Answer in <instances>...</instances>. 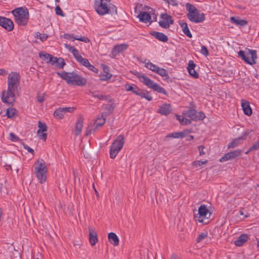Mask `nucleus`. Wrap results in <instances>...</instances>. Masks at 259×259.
<instances>
[{"label":"nucleus","instance_id":"obj_51","mask_svg":"<svg viewBox=\"0 0 259 259\" xmlns=\"http://www.w3.org/2000/svg\"><path fill=\"white\" fill-rule=\"evenodd\" d=\"M195 66H196V65L195 64V63H194V62L193 61H192V60L189 61V63H188V66L187 67L188 70H189L190 69H194Z\"/></svg>","mask_w":259,"mask_h":259},{"label":"nucleus","instance_id":"obj_25","mask_svg":"<svg viewBox=\"0 0 259 259\" xmlns=\"http://www.w3.org/2000/svg\"><path fill=\"white\" fill-rule=\"evenodd\" d=\"M109 242L114 246H117L119 244V239L115 233L111 232L108 234Z\"/></svg>","mask_w":259,"mask_h":259},{"label":"nucleus","instance_id":"obj_37","mask_svg":"<svg viewBox=\"0 0 259 259\" xmlns=\"http://www.w3.org/2000/svg\"><path fill=\"white\" fill-rule=\"evenodd\" d=\"M55 61H54V65L58 67L63 68L64 66L65 65V62L64 59L62 58H57L56 57V60Z\"/></svg>","mask_w":259,"mask_h":259},{"label":"nucleus","instance_id":"obj_63","mask_svg":"<svg viewBox=\"0 0 259 259\" xmlns=\"http://www.w3.org/2000/svg\"><path fill=\"white\" fill-rule=\"evenodd\" d=\"M193 139V136L190 135L189 136V139L188 140H192Z\"/></svg>","mask_w":259,"mask_h":259},{"label":"nucleus","instance_id":"obj_59","mask_svg":"<svg viewBox=\"0 0 259 259\" xmlns=\"http://www.w3.org/2000/svg\"><path fill=\"white\" fill-rule=\"evenodd\" d=\"M7 74V71L4 69H0V75L5 76Z\"/></svg>","mask_w":259,"mask_h":259},{"label":"nucleus","instance_id":"obj_20","mask_svg":"<svg viewBox=\"0 0 259 259\" xmlns=\"http://www.w3.org/2000/svg\"><path fill=\"white\" fill-rule=\"evenodd\" d=\"M89 242L92 246H94L98 242V237L96 232L91 227H89Z\"/></svg>","mask_w":259,"mask_h":259},{"label":"nucleus","instance_id":"obj_54","mask_svg":"<svg viewBox=\"0 0 259 259\" xmlns=\"http://www.w3.org/2000/svg\"><path fill=\"white\" fill-rule=\"evenodd\" d=\"M259 149V141L254 144L252 147L249 148V150H257Z\"/></svg>","mask_w":259,"mask_h":259},{"label":"nucleus","instance_id":"obj_43","mask_svg":"<svg viewBox=\"0 0 259 259\" xmlns=\"http://www.w3.org/2000/svg\"><path fill=\"white\" fill-rule=\"evenodd\" d=\"M207 162V160H205L203 161L197 160V161H195L193 162L192 164L193 166H194L195 167H198V166H200L202 165L203 164H205Z\"/></svg>","mask_w":259,"mask_h":259},{"label":"nucleus","instance_id":"obj_39","mask_svg":"<svg viewBox=\"0 0 259 259\" xmlns=\"http://www.w3.org/2000/svg\"><path fill=\"white\" fill-rule=\"evenodd\" d=\"M145 67L147 68L148 69L151 70L153 72H157V70H158L159 67L157 65L153 64L151 62H148L145 64Z\"/></svg>","mask_w":259,"mask_h":259},{"label":"nucleus","instance_id":"obj_55","mask_svg":"<svg viewBox=\"0 0 259 259\" xmlns=\"http://www.w3.org/2000/svg\"><path fill=\"white\" fill-rule=\"evenodd\" d=\"M24 148L26 150H27L28 152L31 153L32 154L34 155V150L32 148L29 147L28 146H27L26 145H24Z\"/></svg>","mask_w":259,"mask_h":259},{"label":"nucleus","instance_id":"obj_57","mask_svg":"<svg viewBox=\"0 0 259 259\" xmlns=\"http://www.w3.org/2000/svg\"><path fill=\"white\" fill-rule=\"evenodd\" d=\"M167 4H170L174 6H177V5H178V3L175 0H168Z\"/></svg>","mask_w":259,"mask_h":259},{"label":"nucleus","instance_id":"obj_32","mask_svg":"<svg viewBox=\"0 0 259 259\" xmlns=\"http://www.w3.org/2000/svg\"><path fill=\"white\" fill-rule=\"evenodd\" d=\"M125 89L127 91H131L135 94H137L139 89L135 84H126L125 85Z\"/></svg>","mask_w":259,"mask_h":259},{"label":"nucleus","instance_id":"obj_8","mask_svg":"<svg viewBox=\"0 0 259 259\" xmlns=\"http://www.w3.org/2000/svg\"><path fill=\"white\" fill-rule=\"evenodd\" d=\"M137 77L141 82L143 83L148 88H151L154 91L158 93L166 94V91L164 88L160 87L158 84L153 81L151 79H150L147 76H145L144 74L139 73L137 75Z\"/></svg>","mask_w":259,"mask_h":259},{"label":"nucleus","instance_id":"obj_58","mask_svg":"<svg viewBox=\"0 0 259 259\" xmlns=\"http://www.w3.org/2000/svg\"><path fill=\"white\" fill-rule=\"evenodd\" d=\"M45 98L43 95L38 96L37 97V101L39 103H42L44 101Z\"/></svg>","mask_w":259,"mask_h":259},{"label":"nucleus","instance_id":"obj_18","mask_svg":"<svg viewBox=\"0 0 259 259\" xmlns=\"http://www.w3.org/2000/svg\"><path fill=\"white\" fill-rule=\"evenodd\" d=\"M127 47L128 45L125 44H121L114 46L111 52L112 57H115L120 53L125 50Z\"/></svg>","mask_w":259,"mask_h":259},{"label":"nucleus","instance_id":"obj_2","mask_svg":"<svg viewBox=\"0 0 259 259\" xmlns=\"http://www.w3.org/2000/svg\"><path fill=\"white\" fill-rule=\"evenodd\" d=\"M57 74L70 85L83 86L87 83V80L84 78L74 72H57Z\"/></svg>","mask_w":259,"mask_h":259},{"label":"nucleus","instance_id":"obj_5","mask_svg":"<svg viewBox=\"0 0 259 259\" xmlns=\"http://www.w3.org/2000/svg\"><path fill=\"white\" fill-rule=\"evenodd\" d=\"M15 16L16 22L19 25L25 26L29 19V13L26 9L19 8L12 11Z\"/></svg>","mask_w":259,"mask_h":259},{"label":"nucleus","instance_id":"obj_21","mask_svg":"<svg viewBox=\"0 0 259 259\" xmlns=\"http://www.w3.org/2000/svg\"><path fill=\"white\" fill-rule=\"evenodd\" d=\"M64 37L67 39L71 40L73 41L74 40H78L81 41H83L84 42H89L90 39L85 36H74L72 34H64Z\"/></svg>","mask_w":259,"mask_h":259},{"label":"nucleus","instance_id":"obj_4","mask_svg":"<svg viewBox=\"0 0 259 259\" xmlns=\"http://www.w3.org/2000/svg\"><path fill=\"white\" fill-rule=\"evenodd\" d=\"M186 8L188 12L187 16L190 21L199 23L202 22L204 20V14L203 13H200L194 5L190 3H187Z\"/></svg>","mask_w":259,"mask_h":259},{"label":"nucleus","instance_id":"obj_10","mask_svg":"<svg viewBox=\"0 0 259 259\" xmlns=\"http://www.w3.org/2000/svg\"><path fill=\"white\" fill-rule=\"evenodd\" d=\"M106 121V117L103 114L99 115L95 120L93 124H90L86 128L85 135L88 136L95 132L99 127L103 125Z\"/></svg>","mask_w":259,"mask_h":259},{"label":"nucleus","instance_id":"obj_50","mask_svg":"<svg viewBox=\"0 0 259 259\" xmlns=\"http://www.w3.org/2000/svg\"><path fill=\"white\" fill-rule=\"evenodd\" d=\"M11 140L13 142H17L19 140V138L13 133L10 134Z\"/></svg>","mask_w":259,"mask_h":259},{"label":"nucleus","instance_id":"obj_34","mask_svg":"<svg viewBox=\"0 0 259 259\" xmlns=\"http://www.w3.org/2000/svg\"><path fill=\"white\" fill-rule=\"evenodd\" d=\"M92 95L94 97L99 99L101 100H107V97L102 94H101L99 91H96L93 92H90Z\"/></svg>","mask_w":259,"mask_h":259},{"label":"nucleus","instance_id":"obj_1","mask_svg":"<svg viewBox=\"0 0 259 259\" xmlns=\"http://www.w3.org/2000/svg\"><path fill=\"white\" fill-rule=\"evenodd\" d=\"M8 89L2 92V100L4 103L12 104L15 101L20 83V75L16 72H11L8 77Z\"/></svg>","mask_w":259,"mask_h":259},{"label":"nucleus","instance_id":"obj_15","mask_svg":"<svg viewBox=\"0 0 259 259\" xmlns=\"http://www.w3.org/2000/svg\"><path fill=\"white\" fill-rule=\"evenodd\" d=\"M0 26L8 31H12L14 28V24L10 19L0 16Z\"/></svg>","mask_w":259,"mask_h":259},{"label":"nucleus","instance_id":"obj_45","mask_svg":"<svg viewBox=\"0 0 259 259\" xmlns=\"http://www.w3.org/2000/svg\"><path fill=\"white\" fill-rule=\"evenodd\" d=\"M55 12L57 15H60L62 17L65 16V14L62 12V10L61 9L60 7L59 6H57L55 8Z\"/></svg>","mask_w":259,"mask_h":259},{"label":"nucleus","instance_id":"obj_46","mask_svg":"<svg viewBox=\"0 0 259 259\" xmlns=\"http://www.w3.org/2000/svg\"><path fill=\"white\" fill-rule=\"evenodd\" d=\"M207 233H202L199 235L197 239V241L198 242H200L201 240L207 237Z\"/></svg>","mask_w":259,"mask_h":259},{"label":"nucleus","instance_id":"obj_27","mask_svg":"<svg viewBox=\"0 0 259 259\" xmlns=\"http://www.w3.org/2000/svg\"><path fill=\"white\" fill-rule=\"evenodd\" d=\"M65 47L68 49L73 54L76 60L78 61L82 57L79 54L78 51L73 47L69 45L65 44Z\"/></svg>","mask_w":259,"mask_h":259},{"label":"nucleus","instance_id":"obj_29","mask_svg":"<svg viewBox=\"0 0 259 259\" xmlns=\"http://www.w3.org/2000/svg\"><path fill=\"white\" fill-rule=\"evenodd\" d=\"M151 34L154 37H155L160 41L166 42L168 40L167 36L163 33L154 31Z\"/></svg>","mask_w":259,"mask_h":259},{"label":"nucleus","instance_id":"obj_9","mask_svg":"<svg viewBox=\"0 0 259 259\" xmlns=\"http://www.w3.org/2000/svg\"><path fill=\"white\" fill-rule=\"evenodd\" d=\"M239 57L247 64L253 65L256 63L257 58L256 51L253 50L246 49L245 51H240L238 53Z\"/></svg>","mask_w":259,"mask_h":259},{"label":"nucleus","instance_id":"obj_14","mask_svg":"<svg viewBox=\"0 0 259 259\" xmlns=\"http://www.w3.org/2000/svg\"><path fill=\"white\" fill-rule=\"evenodd\" d=\"M160 17L161 20L159 22V24L163 28H168L170 24L174 23L172 17L167 14H162Z\"/></svg>","mask_w":259,"mask_h":259},{"label":"nucleus","instance_id":"obj_41","mask_svg":"<svg viewBox=\"0 0 259 259\" xmlns=\"http://www.w3.org/2000/svg\"><path fill=\"white\" fill-rule=\"evenodd\" d=\"M16 113V109L12 108H9L7 110L6 114L9 118H12L14 116Z\"/></svg>","mask_w":259,"mask_h":259},{"label":"nucleus","instance_id":"obj_44","mask_svg":"<svg viewBox=\"0 0 259 259\" xmlns=\"http://www.w3.org/2000/svg\"><path fill=\"white\" fill-rule=\"evenodd\" d=\"M78 62L86 67H88L90 64V62L87 59H85L82 57H81Z\"/></svg>","mask_w":259,"mask_h":259},{"label":"nucleus","instance_id":"obj_7","mask_svg":"<svg viewBox=\"0 0 259 259\" xmlns=\"http://www.w3.org/2000/svg\"><path fill=\"white\" fill-rule=\"evenodd\" d=\"M124 144V136L122 135H119L110 146V157L111 158L114 159L115 158L117 154L122 148Z\"/></svg>","mask_w":259,"mask_h":259},{"label":"nucleus","instance_id":"obj_28","mask_svg":"<svg viewBox=\"0 0 259 259\" xmlns=\"http://www.w3.org/2000/svg\"><path fill=\"white\" fill-rule=\"evenodd\" d=\"M248 238L247 235L242 234L234 242V244L237 246H241L247 240Z\"/></svg>","mask_w":259,"mask_h":259},{"label":"nucleus","instance_id":"obj_3","mask_svg":"<svg viewBox=\"0 0 259 259\" xmlns=\"http://www.w3.org/2000/svg\"><path fill=\"white\" fill-rule=\"evenodd\" d=\"M111 0L96 1L94 8L96 12L100 15L103 16L108 13H115L117 10L114 5L110 3Z\"/></svg>","mask_w":259,"mask_h":259},{"label":"nucleus","instance_id":"obj_31","mask_svg":"<svg viewBox=\"0 0 259 259\" xmlns=\"http://www.w3.org/2000/svg\"><path fill=\"white\" fill-rule=\"evenodd\" d=\"M187 134V132L184 131L181 132H176L168 134L165 137L167 138H180L182 139L185 137Z\"/></svg>","mask_w":259,"mask_h":259},{"label":"nucleus","instance_id":"obj_6","mask_svg":"<svg viewBox=\"0 0 259 259\" xmlns=\"http://www.w3.org/2000/svg\"><path fill=\"white\" fill-rule=\"evenodd\" d=\"M47 168L44 160H38L35 163V174L38 181L44 183L47 179Z\"/></svg>","mask_w":259,"mask_h":259},{"label":"nucleus","instance_id":"obj_42","mask_svg":"<svg viewBox=\"0 0 259 259\" xmlns=\"http://www.w3.org/2000/svg\"><path fill=\"white\" fill-rule=\"evenodd\" d=\"M241 139H242L241 138H239L238 139H236L234 140L228 145V148H234V147L237 146L239 144V141Z\"/></svg>","mask_w":259,"mask_h":259},{"label":"nucleus","instance_id":"obj_53","mask_svg":"<svg viewBox=\"0 0 259 259\" xmlns=\"http://www.w3.org/2000/svg\"><path fill=\"white\" fill-rule=\"evenodd\" d=\"M87 68L90 70L93 71L94 72L98 73V69L96 68H95V66L91 65L90 63L89 64V65H88Z\"/></svg>","mask_w":259,"mask_h":259},{"label":"nucleus","instance_id":"obj_26","mask_svg":"<svg viewBox=\"0 0 259 259\" xmlns=\"http://www.w3.org/2000/svg\"><path fill=\"white\" fill-rule=\"evenodd\" d=\"M230 20L232 23L240 26H244L248 24V21L247 20L240 19L238 17H231L230 18Z\"/></svg>","mask_w":259,"mask_h":259},{"label":"nucleus","instance_id":"obj_12","mask_svg":"<svg viewBox=\"0 0 259 259\" xmlns=\"http://www.w3.org/2000/svg\"><path fill=\"white\" fill-rule=\"evenodd\" d=\"M183 114L186 117L191 118V120L194 121L203 120L205 116V114L202 112H197L194 109H189L188 110L184 112Z\"/></svg>","mask_w":259,"mask_h":259},{"label":"nucleus","instance_id":"obj_61","mask_svg":"<svg viewBox=\"0 0 259 259\" xmlns=\"http://www.w3.org/2000/svg\"><path fill=\"white\" fill-rule=\"evenodd\" d=\"M5 168H6V169L7 171H8V170H9L10 169H12L11 165H7V164H6V165H5Z\"/></svg>","mask_w":259,"mask_h":259},{"label":"nucleus","instance_id":"obj_64","mask_svg":"<svg viewBox=\"0 0 259 259\" xmlns=\"http://www.w3.org/2000/svg\"><path fill=\"white\" fill-rule=\"evenodd\" d=\"M95 192H96V194H97V196H98V192L96 190H95Z\"/></svg>","mask_w":259,"mask_h":259},{"label":"nucleus","instance_id":"obj_36","mask_svg":"<svg viewBox=\"0 0 259 259\" xmlns=\"http://www.w3.org/2000/svg\"><path fill=\"white\" fill-rule=\"evenodd\" d=\"M112 75L109 72L106 71L105 69H104V72L100 75V80H107L111 77Z\"/></svg>","mask_w":259,"mask_h":259},{"label":"nucleus","instance_id":"obj_60","mask_svg":"<svg viewBox=\"0 0 259 259\" xmlns=\"http://www.w3.org/2000/svg\"><path fill=\"white\" fill-rule=\"evenodd\" d=\"M169 259H180L178 255L176 254H172L170 255Z\"/></svg>","mask_w":259,"mask_h":259},{"label":"nucleus","instance_id":"obj_52","mask_svg":"<svg viewBox=\"0 0 259 259\" xmlns=\"http://www.w3.org/2000/svg\"><path fill=\"white\" fill-rule=\"evenodd\" d=\"M37 135L40 139L43 140L44 141H46L47 137V134L46 133L43 132Z\"/></svg>","mask_w":259,"mask_h":259},{"label":"nucleus","instance_id":"obj_35","mask_svg":"<svg viewBox=\"0 0 259 259\" xmlns=\"http://www.w3.org/2000/svg\"><path fill=\"white\" fill-rule=\"evenodd\" d=\"M177 119L178 120L180 123L182 125H188L191 124V121L190 119L184 118L181 115H176Z\"/></svg>","mask_w":259,"mask_h":259},{"label":"nucleus","instance_id":"obj_23","mask_svg":"<svg viewBox=\"0 0 259 259\" xmlns=\"http://www.w3.org/2000/svg\"><path fill=\"white\" fill-rule=\"evenodd\" d=\"M138 17L140 21L145 23H151L152 22L150 14L146 12H140Z\"/></svg>","mask_w":259,"mask_h":259},{"label":"nucleus","instance_id":"obj_38","mask_svg":"<svg viewBox=\"0 0 259 259\" xmlns=\"http://www.w3.org/2000/svg\"><path fill=\"white\" fill-rule=\"evenodd\" d=\"M38 127L39 128L37 131V134H39L41 133L45 132L47 131V126L45 123H42L39 121L38 123Z\"/></svg>","mask_w":259,"mask_h":259},{"label":"nucleus","instance_id":"obj_17","mask_svg":"<svg viewBox=\"0 0 259 259\" xmlns=\"http://www.w3.org/2000/svg\"><path fill=\"white\" fill-rule=\"evenodd\" d=\"M84 122V118L81 115H78L77 119L75 123V135H79L81 132Z\"/></svg>","mask_w":259,"mask_h":259},{"label":"nucleus","instance_id":"obj_49","mask_svg":"<svg viewBox=\"0 0 259 259\" xmlns=\"http://www.w3.org/2000/svg\"><path fill=\"white\" fill-rule=\"evenodd\" d=\"M188 72L191 76L195 78H197L198 77V74L196 72L194 69H190L188 70Z\"/></svg>","mask_w":259,"mask_h":259},{"label":"nucleus","instance_id":"obj_22","mask_svg":"<svg viewBox=\"0 0 259 259\" xmlns=\"http://www.w3.org/2000/svg\"><path fill=\"white\" fill-rule=\"evenodd\" d=\"M171 106L169 104H164L159 106L158 112L162 115H167L171 111Z\"/></svg>","mask_w":259,"mask_h":259},{"label":"nucleus","instance_id":"obj_47","mask_svg":"<svg viewBox=\"0 0 259 259\" xmlns=\"http://www.w3.org/2000/svg\"><path fill=\"white\" fill-rule=\"evenodd\" d=\"M200 52L202 54L204 55L205 56H207L208 55V51L207 49V48L204 46H201V49Z\"/></svg>","mask_w":259,"mask_h":259},{"label":"nucleus","instance_id":"obj_56","mask_svg":"<svg viewBox=\"0 0 259 259\" xmlns=\"http://www.w3.org/2000/svg\"><path fill=\"white\" fill-rule=\"evenodd\" d=\"M198 149L199 150V154L200 155H203L205 154V152L203 151V149L204 148V147L203 146H198Z\"/></svg>","mask_w":259,"mask_h":259},{"label":"nucleus","instance_id":"obj_24","mask_svg":"<svg viewBox=\"0 0 259 259\" xmlns=\"http://www.w3.org/2000/svg\"><path fill=\"white\" fill-rule=\"evenodd\" d=\"M241 106L245 114L249 116L252 114V109L248 101L243 99L242 100Z\"/></svg>","mask_w":259,"mask_h":259},{"label":"nucleus","instance_id":"obj_62","mask_svg":"<svg viewBox=\"0 0 259 259\" xmlns=\"http://www.w3.org/2000/svg\"><path fill=\"white\" fill-rule=\"evenodd\" d=\"M239 214L241 215H244V212H243V209H240L239 210Z\"/></svg>","mask_w":259,"mask_h":259},{"label":"nucleus","instance_id":"obj_19","mask_svg":"<svg viewBox=\"0 0 259 259\" xmlns=\"http://www.w3.org/2000/svg\"><path fill=\"white\" fill-rule=\"evenodd\" d=\"M39 57L47 62L48 63H51L52 65H54V61L56 60V57H53L52 55L44 52H40L39 53Z\"/></svg>","mask_w":259,"mask_h":259},{"label":"nucleus","instance_id":"obj_16","mask_svg":"<svg viewBox=\"0 0 259 259\" xmlns=\"http://www.w3.org/2000/svg\"><path fill=\"white\" fill-rule=\"evenodd\" d=\"M242 153V151L240 150H235L233 151L226 153L220 160V162H225L229 159H234L240 156Z\"/></svg>","mask_w":259,"mask_h":259},{"label":"nucleus","instance_id":"obj_48","mask_svg":"<svg viewBox=\"0 0 259 259\" xmlns=\"http://www.w3.org/2000/svg\"><path fill=\"white\" fill-rule=\"evenodd\" d=\"M36 37L40 39L42 41L46 40L48 37V35L45 34L38 33L36 34Z\"/></svg>","mask_w":259,"mask_h":259},{"label":"nucleus","instance_id":"obj_13","mask_svg":"<svg viewBox=\"0 0 259 259\" xmlns=\"http://www.w3.org/2000/svg\"><path fill=\"white\" fill-rule=\"evenodd\" d=\"M74 109V107L59 108L54 111V115L56 119H61L63 118L66 113L73 112Z\"/></svg>","mask_w":259,"mask_h":259},{"label":"nucleus","instance_id":"obj_40","mask_svg":"<svg viewBox=\"0 0 259 259\" xmlns=\"http://www.w3.org/2000/svg\"><path fill=\"white\" fill-rule=\"evenodd\" d=\"M156 73L162 77H166V78L169 77L167 71L163 68L159 67Z\"/></svg>","mask_w":259,"mask_h":259},{"label":"nucleus","instance_id":"obj_30","mask_svg":"<svg viewBox=\"0 0 259 259\" xmlns=\"http://www.w3.org/2000/svg\"><path fill=\"white\" fill-rule=\"evenodd\" d=\"M181 27H182L184 33L189 38H192V35L191 33L190 30L188 27L187 24L186 22H180Z\"/></svg>","mask_w":259,"mask_h":259},{"label":"nucleus","instance_id":"obj_11","mask_svg":"<svg viewBox=\"0 0 259 259\" xmlns=\"http://www.w3.org/2000/svg\"><path fill=\"white\" fill-rule=\"evenodd\" d=\"M211 213L208 210L207 207L204 205H201L198 208V213L194 214L196 221L206 224L207 220L209 218Z\"/></svg>","mask_w":259,"mask_h":259},{"label":"nucleus","instance_id":"obj_33","mask_svg":"<svg viewBox=\"0 0 259 259\" xmlns=\"http://www.w3.org/2000/svg\"><path fill=\"white\" fill-rule=\"evenodd\" d=\"M137 95L141 96L142 98H145L148 101H151L152 99V97L147 92L143 91L140 89L139 90Z\"/></svg>","mask_w":259,"mask_h":259}]
</instances>
